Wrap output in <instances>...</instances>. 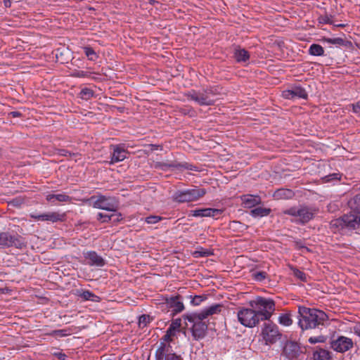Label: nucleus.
<instances>
[{"mask_svg":"<svg viewBox=\"0 0 360 360\" xmlns=\"http://www.w3.org/2000/svg\"><path fill=\"white\" fill-rule=\"evenodd\" d=\"M27 247V241L24 237L18 232L8 229L5 231H0V248H15L22 250Z\"/></svg>","mask_w":360,"mask_h":360,"instance_id":"423d86ee","label":"nucleus"},{"mask_svg":"<svg viewBox=\"0 0 360 360\" xmlns=\"http://www.w3.org/2000/svg\"><path fill=\"white\" fill-rule=\"evenodd\" d=\"M293 274L295 277H297L300 280H301L302 281H306V275L303 271H302L297 269H294Z\"/></svg>","mask_w":360,"mask_h":360,"instance_id":"a19ab883","label":"nucleus"},{"mask_svg":"<svg viewBox=\"0 0 360 360\" xmlns=\"http://www.w3.org/2000/svg\"><path fill=\"white\" fill-rule=\"evenodd\" d=\"M237 317L240 323L248 328H253L260 322L255 309L252 307L239 309L237 312Z\"/></svg>","mask_w":360,"mask_h":360,"instance_id":"1a4fd4ad","label":"nucleus"},{"mask_svg":"<svg viewBox=\"0 0 360 360\" xmlns=\"http://www.w3.org/2000/svg\"><path fill=\"white\" fill-rule=\"evenodd\" d=\"M127 151L119 145L115 146L110 163L115 164L127 158Z\"/></svg>","mask_w":360,"mask_h":360,"instance_id":"aec40b11","label":"nucleus"},{"mask_svg":"<svg viewBox=\"0 0 360 360\" xmlns=\"http://www.w3.org/2000/svg\"><path fill=\"white\" fill-rule=\"evenodd\" d=\"M309 53L314 56H321L324 55L323 48L317 44H312L309 49Z\"/></svg>","mask_w":360,"mask_h":360,"instance_id":"c85d7f7f","label":"nucleus"},{"mask_svg":"<svg viewBox=\"0 0 360 360\" xmlns=\"http://www.w3.org/2000/svg\"><path fill=\"white\" fill-rule=\"evenodd\" d=\"M186 168H187V169H192V167H187Z\"/></svg>","mask_w":360,"mask_h":360,"instance_id":"680f3d73","label":"nucleus"},{"mask_svg":"<svg viewBox=\"0 0 360 360\" xmlns=\"http://www.w3.org/2000/svg\"><path fill=\"white\" fill-rule=\"evenodd\" d=\"M313 357L314 360H330V356L328 351L319 349L316 350L313 354Z\"/></svg>","mask_w":360,"mask_h":360,"instance_id":"cd10ccee","label":"nucleus"},{"mask_svg":"<svg viewBox=\"0 0 360 360\" xmlns=\"http://www.w3.org/2000/svg\"><path fill=\"white\" fill-rule=\"evenodd\" d=\"M180 165L176 164V162H158L153 161L151 163V167L155 169H159L162 171H167L170 168H178Z\"/></svg>","mask_w":360,"mask_h":360,"instance_id":"b1692460","label":"nucleus"},{"mask_svg":"<svg viewBox=\"0 0 360 360\" xmlns=\"http://www.w3.org/2000/svg\"><path fill=\"white\" fill-rule=\"evenodd\" d=\"M65 330H58L54 331L55 333H56L60 337L66 336L67 334L65 333Z\"/></svg>","mask_w":360,"mask_h":360,"instance_id":"5fc2aeb1","label":"nucleus"},{"mask_svg":"<svg viewBox=\"0 0 360 360\" xmlns=\"http://www.w3.org/2000/svg\"><path fill=\"white\" fill-rule=\"evenodd\" d=\"M112 217L113 216H111V214L109 215L101 212H99L97 215V219L100 221L101 223H108L112 221Z\"/></svg>","mask_w":360,"mask_h":360,"instance_id":"e433bc0d","label":"nucleus"},{"mask_svg":"<svg viewBox=\"0 0 360 360\" xmlns=\"http://www.w3.org/2000/svg\"><path fill=\"white\" fill-rule=\"evenodd\" d=\"M223 305L221 304H214L204 308L200 312H198L201 317L206 319L209 316L219 314L221 311Z\"/></svg>","mask_w":360,"mask_h":360,"instance_id":"4be33fe9","label":"nucleus"},{"mask_svg":"<svg viewBox=\"0 0 360 360\" xmlns=\"http://www.w3.org/2000/svg\"><path fill=\"white\" fill-rule=\"evenodd\" d=\"M325 341L324 336L320 335L317 337H311L309 339V342L311 344H315L317 342H323Z\"/></svg>","mask_w":360,"mask_h":360,"instance_id":"79ce46f5","label":"nucleus"},{"mask_svg":"<svg viewBox=\"0 0 360 360\" xmlns=\"http://www.w3.org/2000/svg\"><path fill=\"white\" fill-rule=\"evenodd\" d=\"M348 205L349 213L331 220L330 226L334 232L352 231L360 226V193L351 198Z\"/></svg>","mask_w":360,"mask_h":360,"instance_id":"f257e3e1","label":"nucleus"},{"mask_svg":"<svg viewBox=\"0 0 360 360\" xmlns=\"http://www.w3.org/2000/svg\"><path fill=\"white\" fill-rule=\"evenodd\" d=\"M354 113L360 115V101L351 105Z\"/></svg>","mask_w":360,"mask_h":360,"instance_id":"a18cd8bd","label":"nucleus"},{"mask_svg":"<svg viewBox=\"0 0 360 360\" xmlns=\"http://www.w3.org/2000/svg\"><path fill=\"white\" fill-rule=\"evenodd\" d=\"M150 316L148 315L143 314L139 319V326L140 328H144L149 322Z\"/></svg>","mask_w":360,"mask_h":360,"instance_id":"58836bf2","label":"nucleus"},{"mask_svg":"<svg viewBox=\"0 0 360 360\" xmlns=\"http://www.w3.org/2000/svg\"><path fill=\"white\" fill-rule=\"evenodd\" d=\"M156 360H181V357L172 352V346L164 342H160L155 351Z\"/></svg>","mask_w":360,"mask_h":360,"instance_id":"f8f14e48","label":"nucleus"},{"mask_svg":"<svg viewBox=\"0 0 360 360\" xmlns=\"http://www.w3.org/2000/svg\"><path fill=\"white\" fill-rule=\"evenodd\" d=\"M282 213L292 217V222L303 225L314 218L315 210L306 205H300L285 209L282 211Z\"/></svg>","mask_w":360,"mask_h":360,"instance_id":"39448f33","label":"nucleus"},{"mask_svg":"<svg viewBox=\"0 0 360 360\" xmlns=\"http://www.w3.org/2000/svg\"><path fill=\"white\" fill-rule=\"evenodd\" d=\"M77 156H78V155H77V154H75V153H73V154L72 155V154H70V153H69V159H68L69 163H70V162H71L72 161H73V160H74L75 162H77Z\"/></svg>","mask_w":360,"mask_h":360,"instance_id":"603ef678","label":"nucleus"},{"mask_svg":"<svg viewBox=\"0 0 360 360\" xmlns=\"http://www.w3.org/2000/svg\"><path fill=\"white\" fill-rule=\"evenodd\" d=\"M79 296L84 300H90L92 302H99L100 297L89 290L83 291L79 294Z\"/></svg>","mask_w":360,"mask_h":360,"instance_id":"c756f323","label":"nucleus"},{"mask_svg":"<svg viewBox=\"0 0 360 360\" xmlns=\"http://www.w3.org/2000/svg\"><path fill=\"white\" fill-rule=\"evenodd\" d=\"M181 321L179 319H175L172 322L169 327L172 328V329L174 328V330H177L181 327Z\"/></svg>","mask_w":360,"mask_h":360,"instance_id":"c03bdc74","label":"nucleus"},{"mask_svg":"<svg viewBox=\"0 0 360 360\" xmlns=\"http://www.w3.org/2000/svg\"><path fill=\"white\" fill-rule=\"evenodd\" d=\"M233 56L238 63L247 62L250 58L248 51L240 47L235 49Z\"/></svg>","mask_w":360,"mask_h":360,"instance_id":"393cba45","label":"nucleus"},{"mask_svg":"<svg viewBox=\"0 0 360 360\" xmlns=\"http://www.w3.org/2000/svg\"><path fill=\"white\" fill-rule=\"evenodd\" d=\"M271 209L262 207H256L250 211V214L253 217H262L270 214Z\"/></svg>","mask_w":360,"mask_h":360,"instance_id":"bb28decb","label":"nucleus"},{"mask_svg":"<svg viewBox=\"0 0 360 360\" xmlns=\"http://www.w3.org/2000/svg\"><path fill=\"white\" fill-rule=\"evenodd\" d=\"M191 304L193 306L200 305L206 299L205 297L202 295H195L194 297L191 296Z\"/></svg>","mask_w":360,"mask_h":360,"instance_id":"c9c22d12","label":"nucleus"},{"mask_svg":"<svg viewBox=\"0 0 360 360\" xmlns=\"http://www.w3.org/2000/svg\"><path fill=\"white\" fill-rule=\"evenodd\" d=\"M319 20L320 23H323V24H331L332 23V22L330 20V18L327 15L320 16L319 18Z\"/></svg>","mask_w":360,"mask_h":360,"instance_id":"37998d69","label":"nucleus"},{"mask_svg":"<svg viewBox=\"0 0 360 360\" xmlns=\"http://www.w3.org/2000/svg\"><path fill=\"white\" fill-rule=\"evenodd\" d=\"M8 115L12 117H21L22 114L19 111H12L8 113Z\"/></svg>","mask_w":360,"mask_h":360,"instance_id":"09e8293b","label":"nucleus"},{"mask_svg":"<svg viewBox=\"0 0 360 360\" xmlns=\"http://www.w3.org/2000/svg\"><path fill=\"white\" fill-rule=\"evenodd\" d=\"M215 90L208 88L202 91H191L188 94V97L200 105H212L215 101Z\"/></svg>","mask_w":360,"mask_h":360,"instance_id":"6e6552de","label":"nucleus"},{"mask_svg":"<svg viewBox=\"0 0 360 360\" xmlns=\"http://www.w3.org/2000/svg\"><path fill=\"white\" fill-rule=\"evenodd\" d=\"M330 346L334 351L345 353L353 347L354 342L351 338L340 335L331 341Z\"/></svg>","mask_w":360,"mask_h":360,"instance_id":"ddd939ff","label":"nucleus"},{"mask_svg":"<svg viewBox=\"0 0 360 360\" xmlns=\"http://www.w3.org/2000/svg\"><path fill=\"white\" fill-rule=\"evenodd\" d=\"M172 341V337L169 336V335L165 334L162 338V341L165 343L167 344V342H169Z\"/></svg>","mask_w":360,"mask_h":360,"instance_id":"6e6d98bb","label":"nucleus"},{"mask_svg":"<svg viewBox=\"0 0 360 360\" xmlns=\"http://www.w3.org/2000/svg\"><path fill=\"white\" fill-rule=\"evenodd\" d=\"M46 199L48 202L56 204V202H66L68 200V195L63 193L49 194L46 195Z\"/></svg>","mask_w":360,"mask_h":360,"instance_id":"a878e982","label":"nucleus"},{"mask_svg":"<svg viewBox=\"0 0 360 360\" xmlns=\"http://www.w3.org/2000/svg\"><path fill=\"white\" fill-rule=\"evenodd\" d=\"M111 216H113L112 219L113 221H119L122 219V214L120 213L112 214Z\"/></svg>","mask_w":360,"mask_h":360,"instance_id":"8fccbe9b","label":"nucleus"},{"mask_svg":"<svg viewBox=\"0 0 360 360\" xmlns=\"http://www.w3.org/2000/svg\"><path fill=\"white\" fill-rule=\"evenodd\" d=\"M266 274L264 272H257L255 275V278L257 281H262L265 278Z\"/></svg>","mask_w":360,"mask_h":360,"instance_id":"de8ad7c7","label":"nucleus"},{"mask_svg":"<svg viewBox=\"0 0 360 360\" xmlns=\"http://www.w3.org/2000/svg\"><path fill=\"white\" fill-rule=\"evenodd\" d=\"M298 313V324L302 330L315 328L319 326H323L328 319V316L324 311L304 306L299 307Z\"/></svg>","mask_w":360,"mask_h":360,"instance_id":"f03ea898","label":"nucleus"},{"mask_svg":"<svg viewBox=\"0 0 360 360\" xmlns=\"http://www.w3.org/2000/svg\"><path fill=\"white\" fill-rule=\"evenodd\" d=\"M162 219V217L157 215H151L146 218L145 221L148 224H154Z\"/></svg>","mask_w":360,"mask_h":360,"instance_id":"ea45409f","label":"nucleus"},{"mask_svg":"<svg viewBox=\"0 0 360 360\" xmlns=\"http://www.w3.org/2000/svg\"><path fill=\"white\" fill-rule=\"evenodd\" d=\"M4 4L6 8H10L11 6V0H4Z\"/></svg>","mask_w":360,"mask_h":360,"instance_id":"4d7b16f0","label":"nucleus"},{"mask_svg":"<svg viewBox=\"0 0 360 360\" xmlns=\"http://www.w3.org/2000/svg\"><path fill=\"white\" fill-rule=\"evenodd\" d=\"M222 211L219 209L214 208H204L198 209L193 211L192 215L195 217H217L220 215Z\"/></svg>","mask_w":360,"mask_h":360,"instance_id":"412c9836","label":"nucleus"},{"mask_svg":"<svg viewBox=\"0 0 360 360\" xmlns=\"http://www.w3.org/2000/svg\"><path fill=\"white\" fill-rule=\"evenodd\" d=\"M323 40L328 44H334L338 46H345V40L341 37H336V38H326L324 37Z\"/></svg>","mask_w":360,"mask_h":360,"instance_id":"7c9ffc66","label":"nucleus"},{"mask_svg":"<svg viewBox=\"0 0 360 360\" xmlns=\"http://www.w3.org/2000/svg\"><path fill=\"white\" fill-rule=\"evenodd\" d=\"M68 330H69V335H70V330H71V329L69 328H68Z\"/></svg>","mask_w":360,"mask_h":360,"instance_id":"052dcab7","label":"nucleus"},{"mask_svg":"<svg viewBox=\"0 0 360 360\" xmlns=\"http://www.w3.org/2000/svg\"><path fill=\"white\" fill-rule=\"evenodd\" d=\"M24 202L25 200L23 198L16 197L8 202V205L13 207L20 208L22 206V205L24 204Z\"/></svg>","mask_w":360,"mask_h":360,"instance_id":"f704fd0d","label":"nucleus"},{"mask_svg":"<svg viewBox=\"0 0 360 360\" xmlns=\"http://www.w3.org/2000/svg\"><path fill=\"white\" fill-rule=\"evenodd\" d=\"M91 201L94 207L111 212H115L118 205L115 198L103 195L91 197Z\"/></svg>","mask_w":360,"mask_h":360,"instance_id":"9d476101","label":"nucleus"},{"mask_svg":"<svg viewBox=\"0 0 360 360\" xmlns=\"http://www.w3.org/2000/svg\"><path fill=\"white\" fill-rule=\"evenodd\" d=\"M307 93L300 86H293L289 89L283 91L282 96L285 99H295L307 98Z\"/></svg>","mask_w":360,"mask_h":360,"instance_id":"4468645a","label":"nucleus"},{"mask_svg":"<svg viewBox=\"0 0 360 360\" xmlns=\"http://www.w3.org/2000/svg\"><path fill=\"white\" fill-rule=\"evenodd\" d=\"M278 323L285 326H289L292 324V321L290 318V314H282L278 317Z\"/></svg>","mask_w":360,"mask_h":360,"instance_id":"473e14b6","label":"nucleus"},{"mask_svg":"<svg viewBox=\"0 0 360 360\" xmlns=\"http://www.w3.org/2000/svg\"><path fill=\"white\" fill-rule=\"evenodd\" d=\"M262 336L266 345L274 344L280 340L281 333L276 324L272 322L264 323L262 329Z\"/></svg>","mask_w":360,"mask_h":360,"instance_id":"9b49d317","label":"nucleus"},{"mask_svg":"<svg viewBox=\"0 0 360 360\" xmlns=\"http://www.w3.org/2000/svg\"><path fill=\"white\" fill-rule=\"evenodd\" d=\"M147 360H150V359L148 358Z\"/></svg>","mask_w":360,"mask_h":360,"instance_id":"e2e57ef3","label":"nucleus"},{"mask_svg":"<svg viewBox=\"0 0 360 360\" xmlns=\"http://www.w3.org/2000/svg\"><path fill=\"white\" fill-rule=\"evenodd\" d=\"M79 95L82 99L87 101L94 96V92L92 89L86 87L80 91Z\"/></svg>","mask_w":360,"mask_h":360,"instance_id":"2f4dec72","label":"nucleus"},{"mask_svg":"<svg viewBox=\"0 0 360 360\" xmlns=\"http://www.w3.org/2000/svg\"><path fill=\"white\" fill-rule=\"evenodd\" d=\"M4 290L3 288H0V293H4Z\"/></svg>","mask_w":360,"mask_h":360,"instance_id":"bf43d9fd","label":"nucleus"},{"mask_svg":"<svg viewBox=\"0 0 360 360\" xmlns=\"http://www.w3.org/2000/svg\"><path fill=\"white\" fill-rule=\"evenodd\" d=\"M354 333L355 335H356L359 338H360V323L356 324L354 328Z\"/></svg>","mask_w":360,"mask_h":360,"instance_id":"3c124183","label":"nucleus"},{"mask_svg":"<svg viewBox=\"0 0 360 360\" xmlns=\"http://www.w3.org/2000/svg\"><path fill=\"white\" fill-rule=\"evenodd\" d=\"M184 319L186 322L187 326H190L192 336L194 340H199L202 339L207 330V323L205 319L201 317L198 313H191L184 314Z\"/></svg>","mask_w":360,"mask_h":360,"instance_id":"20e7f679","label":"nucleus"},{"mask_svg":"<svg viewBox=\"0 0 360 360\" xmlns=\"http://www.w3.org/2000/svg\"><path fill=\"white\" fill-rule=\"evenodd\" d=\"M206 193L205 188L195 187L191 189L176 191L172 195V199L179 203L189 202L199 200Z\"/></svg>","mask_w":360,"mask_h":360,"instance_id":"0eeeda50","label":"nucleus"},{"mask_svg":"<svg viewBox=\"0 0 360 360\" xmlns=\"http://www.w3.org/2000/svg\"><path fill=\"white\" fill-rule=\"evenodd\" d=\"M273 196L276 200H289L295 196V193L291 189L279 188L274 192Z\"/></svg>","mask_w":360,"mask_h":360,"instance_id":"5701e85b","label":"nucleus"},{"mask_svg":"<svg viewBox=\"0 0 360 360\" xmlns=\"http://www.w3.org/2000/svg\"><path fill=\"white\" fill-rule=\"evenodd\" d=\"M176 331V330H174V328L172 329L169 326V328L167 330L166 334L169 335L170 337H172L175 335Z\"/></svg>","mask_w":360,"mask_h":360,"instance_id":"864d4df0","label":"nucleus"},{"mask_svg":"<svg viewBox=\"0 0 360 360\" xmlns=\"http://www.w3.org/2000/svg\"><path fill=\"white\" fill-rule=\"evenodd\" d=\"M341 175L339 173L330 174L323 177L326 182L340 180Z\"/></svg>","mask_w":360,"mask_h":360,"instance_id":"4c0bfd02","label":"nucleus"},{"mask_svg":"<svg viewBox=\"0 0 360 360\" xmlns=\"http://www.w3.org/2000/svg\"><path fill=\"white\" fill-rule=\"evenodd\" d=\"M244 207L252 208L261 203V198L257 195H243L240 197Z\"/></svg>","mask_w":360,"mask_h":360,"instance_id":"a211bd4d","label":"nucleus"},{"mask_svg":"<svg viewBox=\"0 0 360 360\" xmlns=\"http://www.w3.org/2000/svg\"><path fill=\"white\" fill-rule=\"evenodd\" d=\"M160 146L158 145H152V149L153 150H158Z\"/></svg>","mask_w":360,"mask_h":360,"instance_id":"13d9d810","label":"nucleus"},{"mask_svg":"<svg viewBox=\"0 0 360 360\" xmlns=\"http://www.w3.org/2000/svg\"><path fill=\"white\" fill-rule=\"evenodd\" d=\"M53 355L60 360H65L67 358V355L62 352H56L53 354Z\"/></svg>","mask_w":360,"mask_h":360,"instance_id":"49530a36","label":"nucleus"},{"mask_svg":"<svg viewBox=\"0 0 360 360\" xmlns=\"http://www.w3.org/2000/svg\"><path fill=\"white\" fill-rule=\"evenodd\" d=\"M30 217L37 221H49L52 222H56L58 221H63L65 214H60L58 212H48V213H44L41 214H30Z\"/></svg>","mask_w":360,"mask_h":360,"instance_id":"dca6fc26","label":"nucleus"},{"mask_svg":"<svg viewBox=\"0 0 360 360\" xmlns=\"http://www.w3.org/2000/svg\"><path fill=\"white\" fill-rule=\"evenodd\" d=\"M85 259L88 261L87 263L90 266H103L105 265V261L94 251H90L85 254Z\"/></svg>","mask_w":360,"mask_h":360,"instance_id":"6ab92c4d","label":"nucleus"},{"mask_svg":"<svg viewBox=\"0 0 360 360\" xmlns=\"http://www.w3.org/2000/svg\"><path fill=\"white\" fill-rule=\"evenodd\" d=\"M249 304L255 309L260 321L269 320L275 311V302L271 298L257 296L250 301Z\"/></svg>","mask_w":360,"mask_h":360,"instance_id":"7ed1b4c3","label":"nucleus"},{"mask_svg":"<svg viewBox=\"0 0 360 360\" xmlns=\"http://www.w3.org/2000/svg\"><path fill=\"white\" fill-rule=\"evenodd\" d=\"M84 52L85 55L86 56V57L90 60L94 61L98 58L96 53L91 47H89V46L84 47Z\"/></svg>","mask_w":360,"mask_h":360,"instance_id":"72a5a7b5","label":"nucleus"},{"mask_svg":"<svg viewBox=\"0 0 360 360\" xmlns=\"http://www.w3.org/2000/svg\"><path fill=\"white\" fill-rule=\"evenodd\" d=\"M167 307L172 309L174 314H178L184 309V305L181 300L180 295L165 298Z\"/></svg>","mask_w":360,"mask_h":360,"instance_id":"f3484780","label":"nucleus"},{"mask_svg":"<svg viewBox=\"0 0 360 360\" xmlns=\"http://www.w3.org/2000/svg\"><path fill=\"white\" fill-rule=\"evenodd\" d=\"M300 347L295 342H287L283 347V353L288 359H297L300 354Z\"/></svg>","mask_w":360,"mask_h":360,"instance_id":"2eb2a0df","label":"nucleus"}]
</instances>
